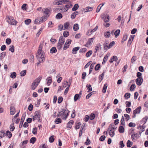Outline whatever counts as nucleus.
Instances as JSON below:
<instances>
[{"label":"nucleus","instance_id":"1","mask_svg":"<svg viewBox=\"0 0 148 148\" xmlns=\"http://www.w3.org/2000/svg\"><path fill=\"white\" fill-rule=\"evenodd\" d=\"M72 1L69 0V1L68 2L66 3V4L65 6L64 5H62L61 7L62 8H61L60 10H64V11H63V12H64L67 11L69 8L72 7L73 5L72 4Z\"/></svg>","mask_w":148,"mask_h":148},{"label":"nucleus","instance_id":"2","mask_svg":"<svg viewBox=\"0 0 148 148\" xmlns=\"http://www.w3.org/2000/svg\"><path fill=\"white\" fill-rule=\"evenodd\" d=\"M6 18L7 19V22H8L9 24L12 25H16V23H12L13 21L15 20L14 19V17L11 16H8L6 17Z\"/></svg>","mask_w":148,"mask_h":148},{"label":"nucleus","instance_id":"3","mask_svg":"<svg viewBox=\"0 0 148 148\" xmlns=\"http://www.w3.org/2000/svg\"><path fill=\"white\" fill-rule=\"evenodd\" d=\"M120 30L119 29H118L115 31L114 30H112L111 32V33L112 35H115V38H117L119 35L120 33Z\"/></svg>","mask_w":148,"mask_h":148},{"label":"nucleus","instance_id":"4","mask_svg":"<svg viewBox=\"0 0 148 148\" xmlns=\"http://www.w3.org/2000/svg\"><path fill=\"white\" fill-rule=\"evenodd\" d=\"M72 41L70 39H67L65 43L64 44V47L63 48V49L64 50H66V49L69 47V45H70Z\"/></svg>","mask_w":148,"mask_h":148},{"label":"nucleus","instance_id":"5","mask_svg":"<svg viewBox=\"0 0 148 148\" xmlns=\"http://www.w3.org/2000/svg\"><path fill=\"white\" fill-rule=\"evenodd\" d=\"M26 116V113L25 112L22 115L21 120L20 121L19 125V127L20 128H21L23 126V123L24 122V121L25 120V118Z\"/></svg>","mask_w":148,"mask_h":148},{"label":"nucleus","instance_id":"6","mask_svg":"<svg viewBox=\"0 0 148 148\" xmlns=\"http://www.w3.org/2000/svg\"><path fill=\"white\" fill-rule=\"evenodd\" d=\"M143 82V77L137 78L136 79V84L138 86H140Z\"/></svg>","mask_w":148,"mask_h":148},{"label":"nucleus","instance_id":"7","mask_svg":"<svg viewBox=\"0 0 148 148\" xmlns=\"http://www.w3.org/2000/svg\"><path fill=\"white\" fill-rule=\"evenodd\" d=\"M45 10L43 11V9L42 10V12L44 14H47L48 16H49L51 13V11L50 9H48L47 8H45Z\"/></svg>","mask_w":148,"mask_h":148},{"label":"nucleus","instance_id":"8","mask_svg":"<svg viewBox=\"0 0 148 148\" xmlns=\"http://www.w3.org/2000/svg\"><path fill=\"white\" fill-rule=\"evenodd\" d=\"M74 122L73 120H70L67 124L66 128L68 130L70 129L72 127V125L74 123Z\"/></svg>","mask_w":148,"mask_h":148},{"label":"nucleus","instance_id":"9","mask_svg":"<svg viewBox=\"0 0 148 148\" xmlns=\"http://www.w3.org/2000/svg\"><path fill=\"white\" fill-rule=\"evenodd\" d=\"M135 36V35H131L130 36V38L129 39L127 44V46L129 47L130 45L131 44V43L132 42L133 40L134 39V38Z\"/></svg>","mask_w":148,"mask_h":148},{"label":"nucleus","instance_id":"10","mask_svg":"<svg viewBox=\"0 0 148 148\" xmlns=\"http://www.w3.org/2000/svg\"><path fill=\"white\" fill-rule=\"evenodd\" d=\"M93 9V7L88 6L83 9L84 12H87L92 11Z\"/></svg>","mask_w":148,"mask_h":148},{"label":"nucleus","instance_id":"11","mask_svg":"<svg viewBox=\"0 0 148 148\" xmlns=\"http://www.w3.org/2000/svg\"><path fill=\"white\" fill-rule=\"evenodd\" d=\"M47 81L46 84L48 86H49L52 83V81L51 76H49L47 77L46 79Z\"/></svg>","mask_w":148,"mask_h":148},{"label":"nucleus","instance_id":"12","mask_svg":"<svg viewBox=\"0 0 148 148\" xmlns=\"http://www.w3.org/2000/svg\"><path fill=\"white\" fill-rule=\"evenodd\" d=\"M42 57L43 56L41 54L40 55H36V57L37 60H43L44 62L45 60V55L44 56L43 58Z\"/></svg>","mask_w":148,"mask_h":148},{"label":"nucleus","instance_id":"13","mask_svg":"<svg viewBox=\"0 0 148 148\" xmlns=\"http://www.w3.org/2000/svg\"><path fill=\"white\" fill-rule=\"evenodd\" d=\"M109 15H107L105 16H103V17L101 16V18L103 20L104 22L107 23L109 21Z\"/></svg>","mask_w":148,"mask_h":148},{"label":"nucleus","instance_id":"14","mask_svg":"<svg viewBox=\"0 0 148 148\" xmlns=\"http://www.w3.org/2000/svg\"><path fill=\"white\" fill-rule=\"evenodd\" d=\"M34 5L33 3H31L29 5H27V12H30L33 10Z\"/></svg>","mask_w":148,"mask_h":148},{"label":"nucleus","instance_id":"15","mask_svg":"<svg viewBox=\"0 0 148 148\" xmlns=\"http://www.w3.org/2000/svg\"><path fill=\"white\" fill-rule=\"evenodd\" d=\"M148 119V116H146L145 117L143 118L140 121V123L141 124H142L143 123V122H144L143 125H144L146 123Z\"/></svg>","mask_w":148,"mask_h":148},{"label":"nucleus","instance_id":"16","mask_svg":"<svg viewBox=\"0 0 148 148\" xmlns=\"http://www.w3.org/2000/svg\"><path fill=\"white\" fill-rule=\"evenodd\" d=\"M82 123L80 122H77V121H76L75 123V129L76 130L79 129Z\"/></svg>","mask_w":148,"mask_h":148},{"label":"nucleus","instance_id":"17","mask_svg":"<svg viewBox=\"0 0 148 148\" xmlns=\"http://www.w3.org/2000/svg\"><path fill=\"white\" fill-rule=\"evenodd\" d=\"M65 40V38L62 36H61L59 37L58 42L63 44L64 43Z\"/></svg>","mask_w":148,"mask_h":148},{"label":"nucleus","instance_id":"18","mask_svg":"<svg viewBox=\"0 0 148 148\" xmlns=\"http://www.w3.org/2000/svg\"><path fill=\"white\" fill-rule=\"evenodd\" d=\"M10 114L13 115L15 112V109L14 106H11L10 108Z\"/></svg>","mask_w":148,"mask_h":148},{"label":"nucleus","instance_id":"19","mask_svg":"<svg viewBox=\"0 0 148 148\" xmlns=\"http://www.w3.org/2000/svg\"><path fill=\"white\" fill-rule=\"evenodd\" d=\"M80 47H77L73 48L72 50V53L75 54L77 53V51L79 49Z\"/></svg>","mask_w":148,"mask_h":148},{"label":"nucleus","instance_id":"20","mask_svg":"<svg viewBox=\"0 0 148 148\" xmlns=\"http://www.w3.org/2000/svg\"><path fill=\"white\" fill-rule=\"evenodd\" d=\"M132 138L133 140H135L138 138L139 137H138V134L136 133H134L132 134L131 135Z\"/></svg>","mask_w":148,"mask_h":148},{"label":"nucleus","instance_id":"21","mask_svg":"<svg viewBox=\"0 0 148 148\" xmlns=\"http://www.w3.org/2000/svg\"><path fill=\"white\" fill-rule=\"evenodd\" d=\"M141 107L139 106L133 111V113L135 114H139L140 112Z\"/></svg>","mask_w":148,"mask_h":148},{"label":"nucleus","instance_id":"22","mask_svg":"<svg viewBox=\"0 0 148 148\" xmlns=\"http://www.w3.org/2000/svg\"><path fill=\"white\" fill-rule=\"evenodd\" d=\"M34 115L37 116L38 118L40 119V110L36 111L34 113Z\"/></svg>","mask_w":148,"mask_h":148},{"label":"nucleus","instance_id":"23","mask_svg":"<svg viewBox=\"0 0 148 148\" xmlns=\"http://www.w3.org/2000/svg\"><path fill=\"white\" fill-rule=\"evenodd\" d=\"M125 129L123 126L120 125L119 126L118 129V131L119 133H124Z\"/></svg>","mask_w":148,"mask_h":148},{"label":"nucleus","instance_id":"24","mask_svg":"<svg viewBox=\"0 0 148 148\" xmlns=\"http://www.w3.org/2000/svg\"><path fill=\"white\" fill-rule=\"evenodd\" d=\"M36 82H35L34 81L32 83V85H31V89L32 90H33L36 89V87L38 86V84H37L36 85Z\"/></svg>","mask_w":148,"mask_h":148},{"label":"nucleus","instance_id":"25","mask_svg":"<svg viewBox=\"0 0 148 148\" xmlns=\"http://www.w3.org/2000/svg\"><path fill=\"white\" fill-rule=\"evenodd\" d=\"M79 25L77 23L75 24L73 26V29L75 31H77L79 29Z\"/></svg>","mask_w":148,"mask_h":148},{"label":"nucleus","instance_id":"26","mask_svg":"<svg viewBox=\"0 0 148 148\" xmlns=\"http://www.w3.org/2000/svg\"><path fill=\"white\" fill-rule=\"evenodd\" d=\"M28 142V140H26L23 141L20 144L19 146L20 147L22 148L23 146L25 145H26Z\"/></svg>","mask_w":148,"mask_h":148},{"label":"nucleus","instance_id":"27","mask_svg":"<svg viewBox=\"0 0 148 148\" xmlns=\"http://www.w3.org/2000/svg\"><path fill=\"white\" fill-rule=\"evenodd\" d=\"M79 7L78 4L77 3H76L74 5L72 9V10L73 11H75L78 9Z\"/></svg>","mask_w":148,"mask_h":148},{"label":"nucleus","instance_id":"28","mask_svg":"<svg viewBox=\"0 0 148 148\" xmlns=\"http://www.w3.org/2000/svg\"><path fill=\"white\" fill-rule=\"evenodd\" d=\"M57 51V49L55 47H53L50 50V52L51 53H53L56 52Z\"/></svg>","mask_w":148,"mask_h":148},{"label":"nucleus","instance_id":"29","mask_svg":"<svg viewBox=\"0 0 148 148\" xmlns=\"http://www.w3.org/2000/svg\"><path fill=\"white\" fill-rule=\"evenodd\" d=\"M5 136H8V137L9 138H10L12 137V134L10 131L9 130H7L6 131Z\"/></svg>","mask_w":148,"mask_h":148},{"label":"nucleus","instance_id":"30","mask_svg":"<svg viewBox=\"0 0 148 148\" xmlns=\"http://www.w3.org/2000/svg\"><path fill=\"white\" fill-rule=\"evenodd\" d=\"M80 97H80V96L78 94H75L74 97V101H76L77 100L79 99Z\"/></svg>","mask_w":148,"mask_h":148},{"label":"nucleus","instance_id":"31","mask_svg":"<svg viewBox=\"0 0 148 148\" xmlns=\"http://www.w3.org/2000/svg\"><path fill=\"white\" fill-rule=\"evenodd\" d=\"M104 71H103V73L101 74L100 75L99 77V80L100 81L99 83L103 79L104 75Z\"/></svg>","mask_w":148,"mask_h":148},{"label":"nucleus","instance_id":"32","mask_svg":"<svg viewBox=\"0 0 148 148\" xmlns=\"http://www.w3.org/2000/svg\"><path fill=\"white\" fill-rule=\"evenodd\" d=\"M86 87L88 90L87 91L88 92H89L92 90V88L91 87V85L90 84H87L86 86Z\"/></svg>","mask_w":148,"mask_h":148},{"label":"nucleus","instance_id":"33","mask_svg":"<svg viewBox=\"0 0 148 148\" xmlns=\"http://www.w3.org/2000/svg\"><path fill=\"white\" fill-rule=\"evenodd\" d=\"M16 73L15 72H13L10 73V77L13 79H14L16 77Z\"/></svg>","mask_w":148,"mask_h":148},{"label":"nucleus","instance_id":"34","mask_svg":"<svg viewBox=\"0 0 148 148\" xmlns=\"http://www.w3.org/2000/svg\"><path fill=\"white\" fill-rule=\"evenodd\" d=\"M27 5L26 4H23L22 5L21 8L23 10H25L27 12Z\"/></svg>","mask_w":148,"mask_h":148},{"label":"nucleus","instance_id":"35","mask_svg":"<svg viewBox=\"0 0 148 148\" xmlns=\"http://www.w3.org/2000/svg\"><path fill=\"white\" fill-rule=\"evenodd\" d=\"M110 32L109 31H107L104 34V36L106 38H107L110 37Z\"/></svg>","mask_w":148,"mask_h":148},{"label":"nucleus","instance_id":"36","mask_svg":"<svg viewBox=\"0 0 148 148\" xmlns=\"http://www.w3.org/2000/svg\"><path fill=\"white\" fill-rule=\"evenodd\" d=\"M36 140V138L35 137H32L29 140V142L30 143L34 144Z\"/></svg>","mask_w":148,"mask_h":148},{"label":"nucleus","instance_id":"37","mask_svg":"<svg viewBox=\"0 0 148 148\" xmlns=\"http://www.w3.org/2000/svg\"><path fill=\"white\" fill-rule=\"evenodd\" d=\"M121 125H122L123 126L125 125V119L123 116H122L121 119L120 121Z\"/></svg>","mask_w":148,"mask_h":148},{"label":"nucleus","instance_id":"38","mask_svg":"<svg viewBox=\"0 0 148 148\" xmlns=\"http://www.w3.org/2000/svg\"><path fill=\"white\" fill-rule=\"evenodd\" d=\"M63 16L60 13H58L56 16V19H61L62 18Z\"/></svg>","mask_w":148,"mask_h":148},{"label":"nucleus","instance_id":"39","mask_svg":"<svg viewBox=\"0 0 148 148\" xmlns=\"http://www.w3.org/2000/svg\"><path fill=\"white\" fill-rule=\"evenodd\" d=\"M61 122L62 119H61L59 118L56 119L55 121V123L57 124L60 123Z\"/></svg>","mask_w":148,"mask_h":148},{"label":"nucleus","instance_id":"40","mask_svg":"<svg viewBox=\"0 0 148 148\" xmlns=\"http://www.w3.org/2000/svg\"><path fill=\"white\" fill-rule=\"evenodd\" d=\"M92 54V51L91 50H90L86 53L85 56L87 57H89Z\"/></svg>","mask_w":148,"mask_h":148},{"label":"nucleus","instance_id":"41","mask_svg":"<svg viewBox=\"0 0 148 148\" xmlns=\"http://www.w3.org/2000/svg\"><path fill=\"white\" fill-rule=\"evenodd\" d=\"M127 146L128 147H131L132 145V143L130 140H128L126 143Z\"/></svg>","mask_w":148,"mask_h":148},{"label":"nucleus","instance_id":"42","mask_svg":"<svg viewBox=\"0 0 148 148\" xmlns=\"http://www.w3.org/2000/svg\"><path fill=\"white\" fill-rule=\"evenodd\" d=\"M40 19H41V18H40L36 19L34 21L35 24H37L41 23L42 22Z\"/></svg>","mask_w":148,"mask_h":148},{"label":"nucleus","instance_id":"43","mask_svg":"<svg viewBox=\"0 0 148 148\" xmlns=\"http://www.w3.org/2000/svg\"><path fill=\"white\" fill-rule=\"evenodd\" d=\"M94 39V37L89 38L88 40V41L87 42V43H88L89 45H91L93 42L92 40Z\"/></svg>","mask_w":148,"mask_h":148},{"label":"nucleus","instance_id":"44","mask_svg":"<svg viewBox=\"0 0 148 148\" xmlns=\"http://www.w3.org/2000/svg\"><path fill=\"white\" fill-rule=\"evenodd\" d=\"M63 44H62V43H61L59 42H58L57 45V48L58 49H59L60 50H61V49L62 47V45Z\"/></svg>","mask_w":148,"mask_h":148},{"label":"nucleus","instance_id":"45","mask_svg":"<svg viewBox=\"0 0 148 148\" xmlns=\"http://www.w3.org/2000/svg\"><path fill=\"white\" fill-rule=\"evenodd\" d=\"M89 117V119L90 120H92L94 119L95 117V115L94 113H92L90 114Z\"/></svg>","mask_w":148,"mask_h":148},{"label":"nucleus","instance_id":"46","mask_svg":"<svg viewBox=\"0 0 148 148\" xmlns=\"http://www.w3.org/2000/svg\"><path fill=\"white\" fill-rule=\"evenodd\" d=\"M54 136L52 135L49 138V141L51 143H53L54 140Z\"/></svg>","mask_w":148,"mask_h":148},{"label":"nucleus","instance_id":"47","mask_svg":"<svg viewBox=\"0 0 148 148\" xmlns=\"http://www.w3.org/2000/svg\"><path fill=\"white\" fill-rule=\"evenodd\" d=\"M10 47L9 50L12 53H14V45H10Z\"/></svg>","mask_w":148,"mask_h":148},{"label":"nucleus","instance_id":"48","mask_svg":"<svg viewBox=\"0 0 148 148\" xmlns=\"http://www.w3.org/2000/svg\"><path fill=\"white\" fill-rule=\"evenodd\" d=\"M131 95L130 93L129 92H127L124 95V97L125 99H127L130 98Z\"/></svg>","mask_w":148,"mask_h":148},{"label":"nucleus","instance_id":"49","mask_svg":"<svg viewBox=\"0 0 148 148\" xmlns=\"http://www.w3.org/2000/svg\"><path fill=\"white\" fill-rule=\"evenodd\" d=\"M136 87V85L134 84H132L130 86V90L131 91H134L135 89V88Z\"/></svg>","mask_w":148,"mask_h":148},{"label":"nucleus","instance_id":"50","mask_svg":"<svg viewBox=\"0 0 148 148\" xmlns=\"http://www.w3.org/2000/svg\"><path fill=\"white\" fill-rule=\"evenodd\" d=\"M69 26V22H66L64 24V29H63L64 30H65L66 29H68V27Z\"/></svg>","mask_w":148,"mask_h":148},{"label":"nucleus","instance_id":"51","mask_svg":"<svg viewBox=\"0 0 148 148\" xmlns=\"http://www.w3.org/2000/svg\"><path fill=\"white\" fill-rule=\"evenodd\" d=\"M69 35V32L68 31H65L63 32V35L64 37H68Z\"/></svg>","mask_w":148,"mask_h":148},{"label":"nucleus","instance_id":"52","mask_svg":"<svg viewBox=\"0 0 148 148\" xmlns=\"http://www.w3.org/2000/svg\"><path fill=\"white\" fill-rule=\"evenodd\" d=\"M27 71L26 70H24L20 72V75L21 77L25 76L26 74Z\"/></svg>","mask_w":148,"mask_h":148},{"label":"nucleus","instance_id":"53","mask_svg":"<svg viewBox=\"0 0 148 148\" xmlns=\"http://www.w3.org/2000/svg\"><path fill=\"white\" fill-rule=\"evenodd\" d=\"M101 67V65L100 64L98 63L95 66V71H97Z\"/></svg>","mask_w":148,"mask_h":148},{"label":"nucleus","instance_id":"54","mask_svg":"<svg viewBox=\"0 0 148 148\" xmlns=\"http://www.w3.org/2000/svg\"><path fill=\"white\" fill-rule=\"evenodd\" d=\"M10 128L11 131H13L15 129V127L14 126V123H13L10 124Z\"/></svg>","mask_w":148,"mask_h":148},{"label":"nucleus","instance_id":"55","mask_svg":"<svg viewBox=\"0 0 148 148\" xmlns=\"http://www.w3.org/2000/svg\"><path fill=\"white\" fill-rule=\"evenodd\" d=\"M53 4L55 5H62V3L59 2V0H55L53 2Z\"/></svg>","mask_w":148,"mask_h":148},{"label":"nucleus","instance_id":"56","mask_svg":"<svg viewBox=\"0 0 148 148\" xmlns=\"http://www.w3.org/2000/svg\"><path fill=\"white\" fill-rule=\"evenodd\" d=\"M6 53L5 52H3L1 53L0 59H3L6 56Z\"/></svg>","mask_w":148,"mask_h":148},{"label":"nucleus","instance_id":"57","mask_svg":"<svg viewBox=\"0 0 148 148\" xmlns=\"http://www.w3.org/2000/svg\"><path fill=\"white\" fill-rule=\"evenodd\" d=\"M90 141L88 137L86 141V142H85V144L87 145H89L90 144Z\"/></svg>","mask_w":148,"mask_h":148},{"label":"nucleus","instance_id":"58","mask_svg":"<svg viewBox=\"0 0 148 148\" xmlns=\"http://www.w3.org/2000/svg\"><path fill=\"white\" fill-rule=\"evenodd\" d=\"M12 42V40L10 38H7L6 39V43L8 45H10Z\"/></svg>","mask_w":148,"mask_h":148},{"label":"nucleus","instance_id":"59","mask_svg":"<svg viewBox=\"0 0 148 148\" xmlns=\"http://www.w3.org/2000/svg\"><path fill=\"white\" fill-rule=\"evenodd\" d=\"M109 135L112 137H113L115 135L114 132V131L112 130V129L110 130Z\"/></svg>","mask_w":148,"mask_h":148},{"label":"nucleus","instance_id":"60","mask_svg":"<svg viewBox=\"0 0 148 148\" xmlns=\"http://www.w3.org/2000/svg\"><path fill=\"white\" fill-rule=\"evenodd\" d=\"M31 22V20L30 19H27L25 21V23L27 25H28Z\"/></svg>","mask_w":148,"mask_h":148},{"label":"nucleus","instance_id":"61","mask_svg":"<svg viewBox=\"0 0 148 148\" xmlns=\"http://www.w3.org/2000/svg\"><path fill=\"white\" fill-rule=\"evenodd\" d=\"M63 100V98L61 96H60L58 97V103H60Z\"/></svg>","mask_w":148,"mask_h":148},{"label":"nucleus","instance_id":"62","mask_svg":"<svg viewBox=\"0 0 148 148\" xmlns=\"http://www.w3.org/2000/svg\"><path fill=\"white\" fill-rule=\"evenodd\" d=\"M29 59L30 62H33L34 61V56L32 54H31L30 55Z\"/></svg>","mask_w":148,"mask_h":148},{"label":"nucleus","instance_id":"63","mask_svg":"<svg viewBox=\"0 0 148 148\" xmlns=\"http://www.w3.org/2000/svg\"><path fill=\"white\" fill-rule=\"evenodd\" d=\"M62 111L59 112V113L62 116V115H65V111L66 110H64L63 109H62Z\"/></svg>","mask_w":148,"mask_h":148},{"label":"nucleus","instance_id":"64","mask_svg":"<svg viewBox=\"0 0 148 148\" xmlns=\"http://www.w3.org/2000/svg\"><path fill=\"white\" fill-rule=\"evenodd\" d=\"M37 128L36 127H34L32 131V133L34 135H36L37 134Z\"/></svg>","mask_w":148,"mask_h":148}]
</instances>
